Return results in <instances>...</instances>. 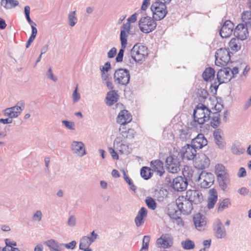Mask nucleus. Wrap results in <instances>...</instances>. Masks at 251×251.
<instances>
[{
    "mask_svg": "<svg viewBox=\"0 0 251 251\" xmlns=\"http://www.w3.org/2000/svg\"><path fill=\"white\" fill-rule=\"evenodd\" d=\"M212 103V102L210 101V104L206 106L201 103H198L195 109L193 110V114H192L193 121L188 123L190 128H196L198 125H203V123L209 121V117L215 112V110L211 109Z\"/></svg>",
    "mask_w": 251,
    "mask_h": 251,
    "instance_id": "1",
    "label": "nucleus"
},
{
    "mask_svg": "<svg viewBox=\"0 0 251 251\" xmlns=\"http://www.w3.org/2000/svg\"><path fill=\"white\" fill-rule=\"evenodd\" d=\"M209 101H211L212 109L215 110V112L212 113L211 116L209 118L210 121V126L215 129H218V127L221 125V115L220 113L224 108L223 100L220 97H210L208 99Z\"/></svg>",
    "mask_w": 251,
    "mask_h": 251,
    "instance_id": "2",
    "label": "nucleus"
},
{
    "mask_svg": "<svg viewBox=\"0 0 251 251\" xmlns=\"http://www.w3.org/2000/svg\"><path fill=\"white\" fill-rule=\"evenodd\" d=\"M151 10L152 13L153 18L156 21L163 19L168 13L166 4L164 2L153 1L151 5Z\"/></svg>",
    "mask_w": 251,
    "mask_h": 251,
    "instance_id": "3",
    "label": "nucleus"
},
{
    "mask_svg": "<svg viewBox=\"0 0 251 251\" xmlns=\"http://www.w3.org/2000/svg\"><path fill=\"white\" fill-rule=\"evenodd\" d=\"M153 18L149 16L142 17L139 21L140 30L145 33H149L154 30L157 25Z\"/></svg>",
    "mask_w": 251,
    "mask_h": 251,
    "instance_id": "4",
    "label": "nucleus"
},
{
    "mask_svg": "<svg viewBox=\"0 0 251 251\" xmlns=\"http://www.w3.org/2000/svg\"><path fill=\"white\" fill-rule=\"evenodd\" d=\"M199 148L189 147L184 146L181 148L179 152L170 155V156H175L178 158H183L187 160H192L197 157L196 150H200Z\"/></svg>",
    "mask_w": 251,
    "mask_h": 251,
    "instance_id": "5",
    "label": "nucleus"
},
{
    "mask_svg": "<svg viewBox=\"0 0 251 251\" xmlns=\"http://www.w3.org/2000/svg\"><path fill=\"white\" fill-rule=\"evenodd\" d=\"M148 54L147 48L143 45L136 44L133 46L130 51L133 61L139 62L143 60Z\"/></svg>",
    "mask_w": 251,
    "mask_h": 251,
    "instance_id": "6",
    "label": "nucleus"
},
{
    "mask_svg": "<svg viewBox=\"0 0 251 251\" xmlns=\"http://www.w3.org/2000/svg\"><path fill=\"white\" fill-rule=\"evenodd\" d=\"M184 159L175 156H168L166 159V170L171 174L177 173L180 170V162Z\"/></svg>",
    "mask_w": 251,
    "mask_h": 251,
    "instance_id": "7",
    "label": "nucleus"
},
{
    "mask_svg": "<svg viewBox=\"0 0 251 251\" xmlns=\"http://www.w3.org/2000/svg\"><path fill=\"white\" fill-rule=\"evenodd\" d=\"M129 72L126 69H118L114 74L115 83L122 86H126L129 82Z\"/></svg>",
    "mask_w": 251,
    "mask_h": 251,
    "instance_id": "8",
    "label": "nucleus"
},
{
    "mask_svg": "<svg viewBox=\"0 0 251 251\" xmlns=\"http://www.w3.org/2000/svg\"><path fill=\"white\" fill-rule=\"evenodd\" d=\"M214 175L211 173L201 171L198 176L197 181L200 183L201 188H208L211 186L214 183Z\"/></svg>",
    "mask_w": 251,
    "mask_h": 251,
    "instance_id": "9",
    "label": "nucleus"
},
{
    "mask_svg": "<svg viewBox=\"0 0 251 251\" xmlns=\"http://www.w3.org/2000/svg\"><path fill=\"white\" fill-rule=\"evenodd\" d=\"M235 75L230 74V68L223 67L218 70L217 73V80L219 84L227 83L234 78Z\"/></svg>",
    "mask_w": 251,
    "mask_h": 251,
    "instance_id": "10",
    "label": "nucleus"
},
{
    "mask_svg": "<svg viewBox=\"0 0 251 251\" xmlns=\"http://www.w3.org/2000/svg\"><path fill=\"white\" fill-rule=\"evenodd\" d=\"M183 201L192 202L194 204H200L203 201V196L198 190H189L186 191Z\"/></svg>",
    "mask_w": 251,
    "mask_h": 251,
    "instance_id": "11",
    "label": "nucleus"
},
{
    "mask_svg": "<svg viewBox=\"0 0 251 251\" xmlns=\"http://www.w3.org/2000/svg\"><path fill=\"white\" fill-rule=\"evenodd\" d=\"M171 185L172 189L175 191L183 192L186 189L187 186L188 185V181L186 178L184 176H177L173 179V181L169 184Z\"/></svg>",
    "mask_w": 251,
    "mask_h": 251,
    "instance_id": "12",
    "label": "nucleus"
},
{
    "mask_svg": "<svg viewBox=\"0 0 251 251\" xmlns=\"http://www.w3.org/2000/svg\"><path fill=\"white\" fill-rule=\"evenodd\" d=\"M198 204H195L192 202L187 201H180V200H176V205L180 213L185 215H189L192 211L194 206Z\"/></svg>",
    "mask_w": 251,
    "mask_h": 251,
    "instance_id": "13",
    "label": "nucleus"
},
{
    "mask_svg": "<svg viewBox=\"0 0 251 251\" xmlns=\"http://www.w3.org/2000/svg\"><path fill=\"white\" fill-rule=\"evenodd\" d=\"M212 229L214 231L215 237L217 239H224L226 236V231L219 219L215 220L212 224Z\"/></svg>",
    "mask_w": 251,
    "mask_h": 251,
    "instance_id": "14",
    "label": "nucleus"
},
{
    "mask_svg": "<svg viewBox=\"0 0 251 251\" xmlns=\"http://www.w3.org/2000/svg\"><path fill=\"white\" fill-rule=\"evenodd\" d=\"M195 158L194 166L199 170H203L209 167V159L206 155L203 153L198 154V157Z\"/></svg>",
    "mask_w": 251,
    "mask_h": 251,
    "instance_id": "15",
    "label": "nucleus"
},
{
    "mask_svg": "<svg viewBox=\"0 0 251 251\" xmlns=\"http://www.w3.org/2000/svg\"><path fill=\"white\" fill-rule=\"evenodd\" d=\"M215 63H232L229 62L230 56L227 50L221 48L218 50L215 53Z\"/></svg>",
    "mask_w": 251,
    "mask_h": 251,
    "instance_id": "16",
    "label": "nucleus"
},
{
    "mask_svg": "<svg viewBox=\"0 0 251 251\" xmlns=\"http://www.w3.org/2000/svg\"><path fill=\"white\" fill-rule=\"evenodd\" d=\"M207 145V140L203 134L202 133L198 134L195 138L192 139L191 144H186L184 147H192V148H198L199 149H202L203 147Z\"/></svg>",
    "mask_w": 251,
    "mask_h": 251,
    "instance_id": "17",
    "label": "nucleus"
},
{
    "mask_svg": "<svg viewBox=\"0 0 251 251\" xmlns=\"http://www.w3.org/2000/svg\"><path fill=\"white\" fill-rule=\"evenodd\" d=\"M193 223H194L196 229L198 230L201 231L204 230L206 226L205 216L200 213H197L193 215Z\"/></svg>",
    "mask_w": 251,
    "mask_h": 251,
    "instance_id": "18",
    "label": "nucleus"
},
{
    "mask_svg": "<svg viewBox=\"0 0 251 251\" xmlns=\"http://www.w3.org/2000/svg\"><path fill=\"white\" fill-rule=\"evenodd\" d=\"M233 33L236 38L244 40L249 35L248 27L244 24H239L235 27Z\"/></svg>",
    "mask_w": 251,
    "mask_h": 251,
    "instance_id": "19",
    "label": "nucleus"
},
{
    "mask_svg": "<svg viewBox=\"0 0 251 251\" xmlns=\"http://www.w3.org/2000/svg\"><path fill=\"white\" fill-rule=\"evenodd\" d=\"M234 26L232 22L229 20L226 21L221 28L220 31L221 36L223 38L229 37L233 32Z\"/></svg>",
    "mask_w": 251,
    "mask_h": 251,
    "instance_id": "20",
    "label": "nucleus"
},
{
    "mask_svg": "<svg viewBox=\"0 0 251 251\" xmlns=\"http://www.w3.org/2000/svg\"><path fill=\"white\" fill-rule=\"evenodd\" d=\"M156 245L161 246V248L164 249L170 248L173 245L172 236L168 233L161 235V237L156 240Z\"/></svg>",
    "mask_w": 251,
    "mask_h": 251,
    "instance_id": "21",
    "label": "nucleus"
},
{
    "mask_svg": "<svg viewBox=\"0 0 251 251\" xmlns=\"http://www.w3.org/2000/svg\"><path fill=\"white\" fill-rule=\"evenodd\" d=\"M132 121V116L128 111L125 109L120 111L116 122L121 125H126Z\"/></svg>",
    "mask_w": 251,
    "mask_h": 251,
    "instance_id": "22",
    "label": "nucleus"
},
{
    "mask_svg": "<svg viewBox=\"0 0 251 251\" xmlns=\"http://www.w3.org/2000/svg\"><path fill=\"white\" fill-rule=\"evenodd\" d=\"M71 150H72L73 153L80 157L83 156L86 154L83 143L81 141H73L71 144Z\"/></svg>",
    "mask_w": 251,
    "mask_h": 251,
    "instance_id": "23",
    "label": "nucleus"
},
{
    "mask_svg": "<svg viewBox=\"0 0 251 251\" xmlns=\"http://www.w3.org/2000/svg\"><path fill=\"white\" fill-rule=\"evenodd\" d=\"M222 133V130L220 128L215 129L213 131V138L216 145L218 146L220 150H224L226 146V142L223 138L221 136Z\"/></svg>",
    "mask_w": 251,
    "mask_h": 251,
    "instance_id": "24",
    "label": "nucleus"
},
{
    "mask_svg": "<svg viewBox=\"0 0 251 251\" xmlns=\"http://www.w3.org/2000/svg\"><path fill=\"white\" fill-rule=\"evenodd\" d=\"M151 167L152 171L157 172L159 176H161L164 173V163L159 159L151 161Z\"/></svg>",
    "mask_w": 251,
    "mask_h": 251,
    "instance_id": "25",
    "label": "nucleus"
},
{
    "mask_svg": "<svg viewBox=\"0 0 251 251\" xmlns=\"http://www.w3.org/2000/svg\"><path fill=\"white\" fill-rule=\"evenodd\" d=\"M147 217L146 208L142 207L140 208V210L138 211L137 216L135 218V226L139 227L143 225L144 223V219Z\"/></svg>",
    "mask_w": 251,
    "mask_h": 251,
    "instance_id": "26",
    "label": "nucleus"
},
{
    "mask_svg": "<svg viewBox=\"0 0 251 251\" xmlns=\"http://www.w3.org/2000/svg\"><path fill=\"white\" fill-rule=\"evenodd\" d=\"M118 100V95L116 91L111 90L107 93L106 98H105V103H106L107 106H111L117 102Z\"/></svg>",
    "mask_w": 251,
    "mask_h": 251,
    "instance_id": "27",
    "label": "nucleus"
},
{
    "mask_svg": "<svg viewBox=\"0 0 251 251\" xmlns=\"http://www.w3.org/2000/svg\"><path fill=\"white\" fill-rule=\"evenodd\" d=\"M217 201V192L215 188L209 190V197L207 199V208L211 209L214 208L215 203Z\"/></svg>",
    "mask_w": 251,
    "mask_h": 251,
    "instance_id": "28",
    "label": "nucleus"
},
{
    "mask_svg": "<svg viewBox=\"0 0 251 251\" xmlns=\"http://www.w3.org/2000/svg\"><path fill=\"white\" fill-rule=\"evenodd\" d=\"M218 182L221 189L224 191H226L227 185L229 183V175L219 174L217 176Z\"/></svg>",
    "mask_w": 251,
    "mask_h": 251,
    "instance_id": "29",
    "label": "nucleus"
},
{
    "mask_svg": "<svg viewBox=\"0 0 251 251\" xmlns=\"http://www.w3.org/2000/svg\"><path fill=\"white\" fill-rule=\"evenodd\" d=\"M130 27V24H129V22H127L122 26L120 33V40L123 46H124L125 44H127V36L126 32H128L129 31Z\"/></svg>",
    "mask_w": 251,
    "mask_h": 251,
    "instance_id": "30",
    "label": "nucleus"
},
{
    "mask_svg": "<svg viewBox=\"0 0 251 251\" xmlns=\"http://www.w3.org/2000/svg\"><path fill=\"white\" fill-rule=\"evenodd\" d=\"M115 143L116 144V149H117L119 153L121 154H129L131 152V149L128 148V146L126 144L121 143L118 138L115 139Z\"/></svg>",
    "mask_w": 251,
    "mask_h": 251,
    "instance_id": "31",
    "label": "nucleus"
},
{
    "mask_svg": "<svg viewBox=\"0 0 251 251\" xmlns=\"http://www.w3.org/2000/svg\"><path fill=\"white\" fill-rule=\"evenodd\" d=\"M215 77V70L212 67H208L202 73L203 80L205 81H211Z\"/></svg>",
    "mask_w": 251,
    "mask_h": 251,
    "instance_id": "32",
    "label": "nucleus"
},
{
    "mask_svg": "<svg viewBox=\"0 0 251 251\" xmlns=\"http://www.w3.org/2000/svg\"><path fill=\"white\" fill-rule=\"evenodd\" d=\"M241 41L237 38H232L228 44L230 49L235 52L240 50L241 47Z\"/></svg>",
    "mask_w": 251,
    "mask_h": 251,
    "instance_id": "33",
    "label": "nucleus"
},
{
    "mask_svg": "<svg viewBox=\"0 0 251 251\" xmlns=\"http://www.w3.org/2000/svg\"><path fill=\"white\" fill-rule=\"evenodd\" d=\"M24 101L20 100L18 101V103L16 104V105L15 106L11 107L10 108H8L4 110V111L13 112L17 113L19 112V113H21V112H22V111L24 110Z\"/></svg>",
    "mask_w": 251,
    "mask_h": 251,
    "instance_id": "34",
    "label": "nucleus"
},
{
    "mask_svg": "<svg viewBox=\"0 0 251 251\" xmlns=\"http://www.w3.org/2000/svg\"><path fill=\"white\" fill-rule=\"evenodd\" d=\"M152 170L150 167L147 166H143L140 169V176L144 180H148L152 176Z\"/></svg>",
    "mask_w": 251,
    "mask_h": 251,
    "instance_id": "35",
    "label": "nucleus"
},
{
    "mask_svg": "<svg viewBox=\"0 0 251 251\" xmlns=\"http://www.w3.org/2000/svg\"><path fill=\"white\" fill-rule=\"evenodd\" d=\"M0 4L5 9H10L18 6L19 1L17 0H1Z\"/></svg>",
    "mask_w": 251,
    "mask_h": 251,
    "instance_id": "36",
    "label": "nucleus"
},
{
    "mask_svg": "<svg viewBox=\"0 0 251 251\" xmlns=\"http://www.w3.org/2000/svg\"><path fill=\"white\" fill-rule=\"evenodd\" d=\"M44 245L49 247L51 251H61L60 245H58L55 240L50 239L44 242Z\"/></svg>",
    "mask_w": 251,
    "mask_h": 251,
    "instance_id": "37",
    "label": "nucleus"
},
{
    "mask_svg": "<svg viewBox=\"0 0 251 251\" xmlns=\"http://www.w3.org/2000/svg\"><path fill=\"white\" fill-rule=\"evenodd\" d=\"M197 128H189L182 129L180 130V139L183 141H186L187 140L190 139L191 133L190 129H196Z\"/></svg>",
    "mask_w": 251,
    "mask_h": 251,
    "instance_id": "38",
    "label": "nucleus"
},
{
    "mask_svg": "<svg viewBox=\"0 0 251 251\" xmlns=\"http://www.w3.org/2000/svg\"><path fill=\"white\" fill-rule=\"evenodd\" d=\"M77 19L76 17V14L75 11H71L68 14V24L71 26H74L77 23Z\"/></svg>",
    "mask_w": 251,
    "mask_h": 251,
    "instance_id": "39",
    "label": "nucleus"
},
{
    "mask_svg": "<svg viewBox=\"0 0 251 251\" xmlns=\"http://www.w3.org/2000/svg\"><path fill=\"white\" fill-rule=\"evenodd\" d=\"M242 19L247 27H251V11H246L242 14Z\"/></svg>",
    "mask_w": 251,
    "mask_h": 251,
    "instance_id": "40",
    "label": "nucleus"
},
{
    "mask_svg": "<svg viewBox=\"0 0 251 251\" xmlns=\"http://www.w3.org/2000/svg\"><path fill=\"white\" fill-rule=\"evenodd\" d=\"M230 205V201L228 198H226L218 204V212H220L224 210V209L228 208Z\"/></svg>",
    "mask_w": 251,
    "mask_h": 251,
    "instance_id": "41",
    "label": "nucleus"
},
{
    "mask_svg": "<svg viewBox=\"0 0 251 251\" xmlns=\"http://www.w3.org/2000/svg\"><path fill=\"white\" fill-rule=\"evenodd\" d=\"M181 247L184 250H191L195 248V243L190 239H186L181 242Z\"/></svg>",
    "mask_w": 251,
    "mask_h": 251,
    "instance_id": "42",
    "label": "nucleus"
},
{
    "mask_svg": "<svg viewBox=\"0 0 251 251\" xmlns=\"http://www.w3.org/2000/svg\"><path fill=\"white\" fill-rule=\"evenodd\" d=\"M215 173H216L217 176L219 175H229L228 173H226V168H225V166L221 164L216 165V166H215Z\"/></svg>",
    "mask_w": 251,
    "mask_h": 251,
    "instance_id": "43",
    "label": "nucleus"
},
{
    "mask_svg": "<svg viewBox=\"0 0 251 251\" xmlns=\"http://www.w3.org/2000/svg\"><path fill=\"white\" fill-rule=\"evenodd\" d=\"M146 204L148 208L150 209L151 210H154L156 208V205L157 204L156 203L155 201L153 200L151 197H147L146 199Z\"/></svg>",
    "mask_w": 251,
    "mask_h": 251,
    "instance_id": "44",
    "label": "nucleus"
},
{
    "mask_svg": "<svg viewBox=\"0 0 251 251\" xmlns=\"http://www.w3.org/2000/svg\"><path fill=\"white\" fill-rule=\"evenodd\" d=\"M94 242L90 240H87L86 238L84 239H80L79 241V250H82L84 248H89L90 246Z\"/></svg>",
    "mask_w": 251,
    "mask_h": 251,
    "instance_id": "45",
    "label": "nucleus"
},
{
    "mask_svg": "<svg viewBox=\"0 0 251 251\" xmlns=\"http://www.w3.org/2000/svg\"><path fill=\"white\" fill-rule=\"evenodd\" d=\"M121 134L124 138L132 139L135 135V131L131 128H129L127 132L123 131L121 133Z\"/></svg>",
    "mask_w": 251,
    "mask_h": 251,
    "instance_id": "46",
    "label": "nucleus"
},
{
    "mask_svg": "<svg viewBox=\"0 0 251 251\" xmlns=\"http://www.w3.org/2000/svg\"><path fill=\"white\" fill-rule=\"evenodd\" d=\"M244 151L243 149L239 148L235 144L231 145V151L234 155H240L243 153Z\"/></svg>",
    "mask_w": 251,
    "mask_h": 251,
    "instance_id": "47",
    "label": "nucleus"
},
{
    "mask_svg": "<svg viewBox=\"0 0 251 251\" xmlns=\"http://www.w3.org/2000/svg\"><path fill=\"white\" fill-rule=\"evenodd\" d=\"M208 95L209 93H208V92L205 89H201L200 90H199V92H198V97H199V100H200L201 101L206 100Z\"/></svg>",
    "mask_w": 251,
    "mask_h": 251,
    "instance_id": "48",
    "label": "nucleus"
},
{
    "mask_svg": "<svg viewBox=\"0 0 251 251\" xmlns=\"http://www.w3.org/2000/svg\"><path fill=\"white\" fill-rule=\"evenodd\" d=\"M126 44H125L124 46L121 44L122 48L120 50L116 58V60L117 62H120L123 61L124 53L125 51V49L126 47Z\"/></svg>",
    "mask_w": 251,
    "mask_h": 251,
    "instance_id": "49",
    "label": "nucleus"
},
{
    "mask_svg": "<svg viewBox=\"0 0 251 251\" xmlns=\"http://www.w3.org/2000/svg\"><path fill=\"white\" fill-rule=\"evenodd\" d=\"M62 124L64 126L66 127L69 130H75L74 126L75 125L73 122H70L66 120L62 121Z\"/></svg>",
    "mask_w": 251,
    "mask_h": 251,
    "instance_id": "50",
    "label": "nucleus"
},
{
    "mask_svg": "<svg viewBox=\"0 0 251 251\" xmlns=\"http://www.w3.org/2000/svg\"><path fill=\"white\" fill-rule=\"evenodd\" d=\"M76 244V243L75 241H72L71 242H70L69 243L64 244L62 243L60 244V247H64L67 249L69 250H73L74 248H75V245Z\"/></svg>",
    "mask_w": 251,
    "mask_h": 251,
    "instance_id": "51",
    "label": "nucleus"
},
{
    "mask_svg": "<svg viewBox=\"0 0 251 251\" xmlns=\"http://www.w3.org/2000/svg\"><path fill=\"white\" fill-rule=\"evenodd\" d=\"M221 84L218 83L217 82H215L214 83L211 84V86H210V92L213 94V95L215 96L216 95V93L217 92V89H218V87Z\"/></svg>",
    "mask_w": 251,
    "mask_h": 251,
    "instance_id": "52",
    "label": "nucleus"
},
{
    "mask_svg": "<svg viewBox=\"0 0 251 251\" xmlns=\"http://www.w3.org/2000/svg\"><path fill=\"white\" fill-rule=\"evenodd\" d=\"M42 214L40 210L36 211L35 213L32 216V220L35 221L40 222L42 220Z\"/></svg>",
    "mask_w": 251,
    "mask_h": 251,
    "instance_id": "53",
    "label": "nucleus"
},
{
    "mask_svg": "<svg viewBox=\"0 0 251 251\" xmlns=\"http://www.w3.org/2000/svg\"><path fill=\"white\" fill-rule=\"evenodd\" d=\"M21 113L19 112H13L10 111H4V115L5 116L8 117V118H16L20 115Z\"/></svg>",
    "mask_w": 251,
    "mask_h": 251,
    "instance_id": "54",
    "label": "nucleus"
},
{
    "mask_svg": "<svg viewBox=\"0 0 251 251\" xmlns=\"http://www.w3.org/2000/svg\"><path fill=\"white\" fill-rule=\"evenodd\" d=\"M73 102H77L80 100V94L77 92V88H75V91L73 92Z\"/></svg>",
    "mask_w": 251,
    "mask_h": 251,
    "instance_id": "55",
    "label": "nucleus"
},
{
    "mask_svg": "<svg viewBox=\"0 0 251 251\" xmlns=\"http://www.w3.org/2000/svg\"><path fill=\"white\" fill-rule=\"evenodd\" d=\"M5 244L7 246V248H16L15 247L16 246V243L14 241H11L8 238L5 239Z\"/></svg>",
    "mask_w": 251,
    "mask_h": 251,
    "instance_id": "56",
    "label": "nucleus"
},
{
    "mask_svg": "<svg viewBox=\"0 0 251 251\" xmlns=\"http://www.w3.org/2000/svg\"><path fill=\"white\" fill-rule=\"evenodd\" d=\"M177 212H178V211H177V210H175L174 211H171L169 210V211H168L169 217H170V218H172V219L181 218L180 217L178 216V214H177Z\"/></svg>",
    "mask_w": 251,
    "mask_h": 251,
    "instance_id": "57",
    "label": "nucleus"
},
{
    "mask_svg": "<svg viewBox=\"0 0 251 251\" xmlns=\"http://www.w3.org/2000/svg\"><path fill=\"white\" fill-rule=\"evenodd\" d=\"M46 75L47 77H48V78L49 79H51L54 82L56 81V77L53 75L52 72L51 71V69H50V68H49L48 71H47Z\"/></svg>",
    "mask_w": 251,
    "mask_h": 251,
    "instance_id": "58",
    "label": "nucleus"
},
{
    "mask_svg": "<svg viewBox=\"0 0 251 251\" xmlns=\"http://www.w3.org/2000/svg\"><path fill=\"white\" fill-rule=\"evenodd\" d=\"M90 237L89 236H84L82 237V239H86L87 240H90L92 241H95L96 239H97V237H98V234L96 233L94 231H93L91 233H90Z\"/></svg>",
    "mask_w": 251,
    "mask_h": 251,
    "instance_id": "59",
    "label": "nucleus"
},
{
    "mask_svg": "<svg viewBox=\"0 0 251 251\" xmlns=\"http://www.w3.org/2000/svg\"><path fill=\"white\" fill-rule=\"evenodd\" d=\"M117 53V49L116 48H112L107 53V57L108 58H113L115 57Z\"/></svg>",
    "mask_w": 251,
    "mask_h": 251,
    "instance_id": "60",
    "label": "nucleus"
},
{
    "mask_svg": "<svg viewBox=\"0 0 251 251\" xmlns=\"http://www.w3.org/2000/svg\"><path fill=\"white\" fill-rule=\"evenodd\" d=\"M111 68V64H104V66H100L101 73H107Z\"/></svg>",
    "mask_w": 251,
    "mask_h": 251,
    "instance_id": "61",
    "label": "nucleus"
},
{
    "mask_svg": "<svg viewBox=\"0 0 251 251\" xmlns=\"http://www.w3.org/2000/svg\"><path fill=\"white\" fill-rule=\"evenodd\" d=\"M247 176V172L246 171V169H245L243 167H241L238 170V172H237V176L242 178L246 176Z\"/></svg>",
    "mask_w": 251,
    "mask_h": 251,
    "instance_id": "62",
    "label": "nucleus"
},
{
    "mask_svg": "<svg viewBox=\"0 0 251 251\" xmlns=\"http://www.w3.org/2000/svg\"><path fill=\"white\" fill-rule=\"evenodd\" d=\"M150 4L151 0H144L141 8V10L145 11Z\"/></svg>",
    "mask_w": 251,
    "mask_h": 251,
    "instance_id": "63",
    "label": "nucleus"
},
{
    "mask_svg": "<svg viewBox=\"0 0 251 251\" xmlns=\"http://www.w3.org/2000/svg\"><path fill=\"white\" fill-rule=\"evenodd\" d=\"M75 225V219L74 216H70L68 220V225L70 226H74Z\"/></svg>",
    "mask_w": 251,
    "mask_h": 251,
    "instance_id": "64",
    "label": "nucleus"
}]
</instances>
